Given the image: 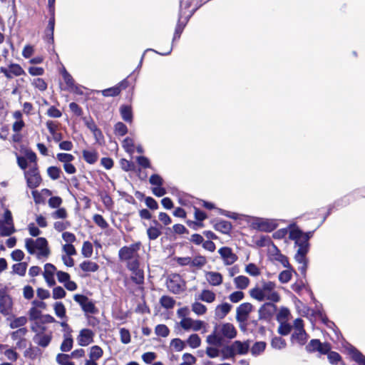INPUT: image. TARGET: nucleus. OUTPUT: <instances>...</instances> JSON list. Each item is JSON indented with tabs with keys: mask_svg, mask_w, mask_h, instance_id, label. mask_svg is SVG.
<instances>
[{
	"mask_svg": "<svg viewBox=\"0 0 365 365\" xmlns=\"http://www.w3.org/2000/svg\"><path fill=\"white\" fill-rule=\"evenodd\" d=\"M73 340L69 333L64 334V339L61 344L60 349L63 352H68L73 348Z\"/></svg>",
	"mask_w": 365,
	"mask_h": 365,
	"instance_id": "36",
	"label": "nucleus"
},
{
	"mask_svg": "<svg viewBox=\"0 0 365 365\" xmlns=\"http://www.w3.org/2000/svg\"><path fill=\"white\" fill-rule=\"evenodd\" d=\"M120 168L125 172L133 171L135 168V163L125 158H121L119 161Z\"/></svg>",
	"mask_w": 365,
	"mask_h": 365,
	"instance_id": "53",
	"label": "nucleus"
},
{
	"mask_svg": "<svg viewBox=\"0 0 365 365\" xmlns=\"http://www.w3.org/2000/svg\"><path fill=\"white\" fill-rule=\"evenodd\" d=\"M305 349L308 353L318 352L321 355H327L329 362L331 365H346L341 356L336 351H331L329 342H322L319 339H313L306 345Z\"/></svg>",
	"mask_w": 365,
	"mask_h": 365,
	"instance_id": "1",
	"label": "nucleus"
},
{
	"mask_svg": "<svg viewBox=\"0 0 365 365\" xmlns=\"http://www.w3.org/2000/svg\"><path fill=\"white\" fill-rule=\"evenodd\" d=\"M220 333L222 336L229 339H234L237 336V330L231 323H225L220 327Z\"/></svg>",
	"mask_w": 365,
	"mask_h": 365,
	"instance_id": "25",
	"label": "nucleus"
},
{
	"mask_svg": "<svg viewBox=\"0 0 365 365\" xmlns=\"http://www.w3.org/2000/svg\"><path fill=\"white\" fill-rule=\"evenodd\" d=\"M61 173L62 171L61 168L57 166H50L47 168V174L53 180L60 178Z\"/></svg>",
	"mask_w": 365,
	"mask_h": 365,
	"instance_id": "47",
	"label": "nucleus"
},
{
	"mask_svg": "<svg viewBox=\"0 0 365 365\" xmlns=\"http://www.w3.org/2000/svg\"><path fill=\"white\" fill-rule=\"evenodd\" d=\"M140 262H133L126 264L127 269L131 272L130 279L135 284L139 286V289L144 290L143 284L145 281V274L143 269L140 267Z\"/></svg>",
	"mask_w": 365,
	"mask_h": 365,
	"instance_id": "7",
	"label": "nucleus"
},
{
	"mask_svg": "<svg viewBox=\"0 0 365 365\" xmlns=\"http://www.w3.org/2000/svg\"><path fill=\"white\" fill-rule=\"evenodd\" d=\"M13 272L20 276H24L27 269L26 262H19L12 266Z\"/></svg>",
	"mask_w": 365,
	"mask_h": 365,
	"instance_id": "54",
	"label": "nucleus"
},
{
	"mask_svg": "<svg viewBox=\"0 0 365 365\" xmlns=\"http://www.w3.org/2000/svg\"><path fill=\"white\" fill-rule=\"evenodd\" d=\"M53 309L57 317L61 318L66 317V307L61 302H56L53 305Z\"/></svg>",
	"mask_w": 365,
	"mask_h": 365,
	"instance_id": "59",
	"label": "nucleus"
},
{
	"mask_svg": "<svg viewBox=\"0 0 365 365\" xmlns=\"http://www.w3.org/2000/svg\"><path fill=\"white\" fill-rule=\"evenodd\" d=\"M62 76L68 88L75 91L76 93H79L78 91V86H75L74 79L66 69L63 70Z\"/></svg>",
	"mask_w": 365,
	"mask_h": 365,
	"instance_id": "38",
	"label": "nucleus"
},
{
	"mask_svg": "<svg viewBox=\"0 0 365 365\" xmlns=\"http://www.w3.org/2000/svg\"><path fill=\"white\" fill-rule=\"evenodd\" d=\"M187 343L191 348L196 349L200 346L201 339L198 334H192L188 337Z\"/></svg>",
	"mask_w": 365,
	"mask_h": 365,
	"instance_id": "51",
	"label": "nucleus"
},
{
	"mask_svg": "<svg viewBox=\"0 0 365 365\" xmlns=\"http://www.w3.org/2000/svg\"><path fill=\"white\" fill-rule=\"evenodd\" d=\"M308 336L305 330L294 331L292 334L291 339L297 341L299 345L303 346L307 343Z\"/></svg>",
	"mask_w": 365,
	"mask_h": 365,
	"instance_id": "33",
	"label": "nucleus"
},
{
	"mask_svg": "<svg viewBox=\"0 0 365 365\" xmlns=\"http://www.w3.org/2000/svg\"><path fill=\"white\" fill-rule=\"evenodd\" d=\"M4 230L1 236H10L16 232L11 212L6 209L4 214Z\"/></svg>",
	"mask_w": 365,
	"mask_h": 365,
	"instance_id": "15",
	"label": "nucleus"
},
{
	"mask_svg": "<svg viewBox=\"0 0 365 365\" xmlns=\"http://www.w3.org/2000/svg\"><path fill=\"white\" fill-rule=\"evenodd\" d=\"M46 115L50 118H58L62 116V112L54 106H51L46 111Z\"/></svg>",
	"mask_w": 365,
	"mask_h": 365,
	"instance_id": "64",
	"label": "nucleus"
},
{
	"mask_svg": "<svg viewBox=\"0 0 365 365\" xmlns=\"http://www.w3.org/2000/svg\"><path fill=\"white\" fill-rule=\"evenodd\" d=\"M93 245L89 241H85L83 243L82 249H81V254L84 257H91L93 255Z\"/></svg>",
	"mask_w": 365,
	"mask_h": 365,
	"instance_id": "48",
	"label": "nucleus"
},
{
	"mask_svg": "<svg viewBox=\"0 0 365 365\" xmlns=\"http://www.w3.org/2000/svg\"><path fill=\"white\" fill-rule=\"evenodd\" d=\"M13 117L16 120L12 125V130L15 133L20 132L25 126V123L23 120L22 113L20 110H16L13 113Z\"/></svg>",
	"mask_w": 365,
	"mask_h": 365,
	"instance_id": "32",
	"label": "nucleus"
},
{
	"mask_svg": "<svg viewBox=\"0 0 365 365\" xmlns=\"http://www.w3.org/2000/svg\"><path fill=\"white\" fill-rule=\"evenodd\" d=\"M289 228V238L297 242L301 240L303 242L309 243V240L312 237L314 232H303L295 224L290 225Z\"/></svg>",
	"mask_w": 365,
	"mask_h": 365,
	"instance_id": "8",
	"label": "nucleus"
},
{
	"mask_svg": "<svg viewBox=\"0 0 365 365\" xmlns=\"http://www.w3.org/2000/svg\"><path fill=\"white\" fill-rule=\"evenodd\" d=\"M193 209L195 220H187L185 222L190 228L197 230L204 227L203 221L207 218V215L196 206H193Z\"/></svg>",
	"mask_w": 365,
	"mask_h": 365,
	"instance_id": "10",
	"label": "nucleus"
},
{
	"mask_svg": "<svg viewBox=\"0 0 365 365\" xmlns=\"http://www.w3.org/2000/svg\"><path fill=\"white\" fill-rule=\"evenodd\" d=\"M93 220L101 229H106L108 227V222L100 214H95L93 216Z\"/></svg>",
	"mask_w": 365,
	"mask_h": 365,
	"instance_id": "60",
	"label": "nucleus"
},
{
	"mask_svg": "<svg viewBox=\"0 0 365 365\" xmlns=\"http://www.w3.org/2000/svg\"><path fill=\"white\" fill-rule=\"evenodd\" d=\"M128 132L125 124L122 122H118L114 125V133L116 135L124 136Z\"/></svg>",
	"mask_w": 365,
	"mask_h": 365,
	"instance_id": "49",
	"label": "nucleus"
},
{
	"mask_svg": "<svg viewBox=\"0 0 365 365\" xmlns=\"http://www.w3.org/2000/svg\"><path fill=\"white\" fill-rule=\"evenodd\" d=\"M218 253L220 255L225 265H231L238 259L237 256L232 252V248L229 247L220 248Z\"/></svg>",
	"mask_w": 365,
	"mask_h": 365,
	"instance_id": "21",
	"label": "nucleus"
},
{
	"mask_svg": "<svg viewBox=\"0 0 365 365\" xmlns=\"http://www.w3.org/2000/svg\"><path fill=\"white\" fill-rule=\"evenodd\" d=\"M141 247L140 242H137L129 246H123L118 250V259L120 262H125L126 264L133 263V262H140V255L138 251Z\"/></svg>",
	"mask_w": 365,
	"mask_h": 365,
	"instance_id": "3",
	"label": "nucleus"
},
{
	"mask_svg": "<svg viewBox=\"0 0 365 365\" xmlns=\"http://www.w3.org/2000/svg\"><path fill=\"white\" fill-rule=\"evenodd\" d=\"M215 294L208 289H203L200 296V299L207 303H212L215 300Z\"/></svg>",
	"mask_w": 365,
	"mask_h": 365,
	"instance_id": "44",
	"label": "nucleus"
},
{
	"mask_svg": "<svg viewBox=\"0 0 365 365\" xmlns=\"http://www.w3.org/2000/svg\"><path fill=\"white\" fill-rule=\"evenodd\" d=\"M254 307L250 302H244L237 307L235 318L240 329L243 331L247 329V321Z\"/></svg>",
	"mask_w": 365,
	"mask_h": 365,
	"instance_id": "5",
	"label": "nucleus"
},
{
	"mask_svg": "<svg viewBox=\"0 0 365 365\" xmlns=\"http://www.w3.org/2000/svg\"><path fill=\"white\" fill-rule=\"evenodd\" d=\"M56 159L63 163V165H65L68 163H71L74 160L75 157L70 153H59L56 155Z\"/></svg>",
	"mask_w": 365,
	"mask_h": 365,
	"instance_id": "57",
	"label": "nucleus"
},
{
	"mask_svg": "<svg viewBox=\"0 0 365 365\" xmlns=\"http://www.w3.org/2000/svg\"><path fill=\"white\" fill-rule=\"evenodd\" d=\"M86 127L93 133L96 137L102 135V132L100 128H98L95 121L90 118L85 122Z\"/></svg>",
	"mask_w": 365,
	"mask_h": 365,
	"instance_id": "46",
	"label": "nucleus"
},
{
	"mask_svg": "<svg viewBox=\"0 0 365 365\" xmlns=\"http://www.w3.org/2000/svg\"><path fill=\"white\" fill-rule=\"evenodd\" d=\"M231 309L232 305L227 302L217 305L215 312V317L219 319H224L230 312Z\"/></svg>",
	"mask_w": 365,
	"mask_h": 365,
	"instance_id": "30",
	"label": "nucleus"
},
{
	"mask_svg": "<svg viewBox=\"0 0 365 365\" xmlns=\"http://www.w3.org/2000/svg\"><path fill=\"white\" fill-rule=\"evenodd\" d=\"M103 355V350L98 345H94L91 347L89 358L93 360H98Z\"/></svg>",
	"mask_w": 365,
	"mask_h": 365,
	"instance_id": "42",
	"label": "nucleus"
},
{
	"mask_svg": "<svg viewBox=\"0 0 365 365\" xmlns=\"http://www.w3.org/2000/svg\"><path fill=\"white\" fill-rule=\"evenodd\" d=\"M28 332V329L26 327H21L18 329L16 331H14L11 333V337L13 340H19L21 339H26L25 336Z\"/></svg>",
	"mask_w": 365,
	"mask_h": 365,
	"instance_id": "58",
	"label": "nucleus"
},
{
	"mask_svg": "<svg viewBox=\"0 0 365 365\" xmlns=\"http://www.w3.org/2000/svg\"><path fill=\"white\" fill-rule=\"evenodd\" d=\"M160 304L167 309H173L175 304V300L170 296L163 295L160 299Z\"/></svg>",
	"mask_w": 365,
	"mask_h": 365,
	"instance_id": "41",
	"label": "nucleus"
},
{
	"mask_svg": "<svg viewBox=\"0 0 365 365\" xmlns=\"http://www.w3.org/2000/svg\"><path fill=\"white\" fill-rule=\"evenodd\" d=\"M220 353L222 356V359L234 358L236 355V352L234 351L232 344L226 346L220 350Z\"/></svg>",
	"mask_w": 365,
	"mask_h": 365,
	"instance_id": "56",
	"label": "nucleus"
},
{
	"mask_svg": "<svg viewBox=\"0 0 365 365\" xmlns=\"http://www.w3.org/2000/svg\"><path fill=\"white\" fill-rule=\"evenodd\" d=\"M27 318L24 316L16 317L12 321H11L9 327L11 329H19L23 327L27 323Z\"/></svg>",
	"mask_w": 365,
	"mask_h": 365,
	"instance_id": "45",
	"label": "nucleus"
},
{
	"mask_svg": "<svg viewBox=\"0 0 365 365\" xmlns=\"http://www.w3.org/2000/svg\"><path fill=\"white\" fill-rule=\"evenodd\" d=\"M207 261L206 257L201 255H196L193 259L191 258L190 265L192 267L200 269L202 267H204L207 264Z\"/></svg>",
	"mask_w": 365,
	"mask_h": 365,
	"instance_id": "40",
	"label": "nucleus"
},
{
	"mask_svg": "<svg viewBox=\"0 0 365 365\" xmlns=\"http://www.w3.org/2000/svg\"><path fill=\"white\" fill-rule=\"evenodd\" d=\"M73 299L81 306L82 310L85 313L93 314L98 312V309L95 304L90 300L87 296L81 294H76L73 296Z\"/></svg>",
	"mask_w": 365,
	"mask_h": 365,
	"instance_id": "9",
	"label": "nucleus"
},
{
	"mask_svg": "<svg viewBox=\"0 0 365 365\" xmlns=\"http://www.w3.org/2000/svg\"><path fill=\"white\" fill-rule=\"evenodd\" d=\"M163 225L158 220H152L150 226L147 229L146 233L150 240H155L163 234Z\"/></svg>",
	"mask_w": 365,
	"mask_h": 365,
	"instance_id": "19",
	"label": "nucleus"
},
{
	"mask_svg": "<svg viewBox=\"0 0 365 365\" xmlns=\"http://www.w3.org/2000/svg\"><path fill=\"white\" fill-rule=\"evenodd\" d=\"M13 302L11 297L7 294L6 288L0 289V313L7 316L12 311Z\"/></svg>",
	"mask_w": 365,
	"mask_h": 365,
	"instance_id": "11",
	"label": "nucleus"
},
{
	"mask_svg": "<svg viewBox=\"0 0 365 365\" xmlns=\"http://www.w3.org/2000/svg\"><path fill=\"white\" fill-rule=\"evenodd\" d=\"M212 223L213 224L214 229L225 235H230L232 225V223L229 221L224 220H212Z\"/></svg>",
	"mask_w": 365,
	"mask_h": 365,
	"instance_id": "22",
	"label": "nucleus"
},
{
	"mask_svg": "<svg viewBox=\"0 0 365 365\" xmlns=\"http://www.w3.org/2000/svg\"><path fill=\"white\" fill-rule=\"evenodd\" d=\"M347 354L352 361L358 365H365V355H364L358 349L351 344H349L346 347Z\"/></svg>",
	"mask_w": 365,
	"mask_h": 365,
	"instance_id": "20",
	"label": "nucleus"
},
{
	"mask_svg": "<svg viewBox=\"0 0 365 365\" xmlns=\"http://www.w3.org/2000/svg\"><path fill=\"white\" fill-rule=\"evenodd\" d=\"M0 72L9 79L12 78L14 76L25 75V71L22 67L19 64L14 63H10L8 68L5 67H1Z\"/></svg>",
	"mask_w": 365,
	"mask_h": 365,
	"instance_id": "17",
	"label": "nucleus"
},
{
	"mask_svg": "<svg viewBox=\"0 0 365 365\" xmlns=\"http://www.w3.org/2000/svg\"><path fill=\"white\" fill-rule=\"evenodd\" d=\"M252 225L255 229L259 231L271 232L277 227L278 224L274 220L259 218Z\"/></svg>",
	"mask_w": 365,
	"mask_h": 365,
	"instance_id": "13",
	"label": "nucleus"
},
{
	"mask_svg": "<svg viewBox=\"0 0 365 365\" xmlns=\"http://www.w3.org/2000/svg\"><path fill=\"white\" fill-rule=\"evenodd\" d=\"M182 281L180 274H175L168 282L169 290L174 294H179L183 291L180 282Z\"/></svg>",
	"mask_w": 365,
	"mask_h": 365,
	"instance_id": "23",
	"label": "nucleus"
},
{
	"mask_svg": "<svg viewBox=\"0 0 365 365\" xmlns=\"http://www.w3.org/2000/svg\"><path fill=\"white\" fill-rule=\"evenodd\" d=\"M52 339V334L51 333L48 334H36L34 336V341L35 343H36L38 346L41 347H46L49 345Z\"/></svg>",
	"mask_w": 365,
	"mask_h": 365,
	"instance_id": "31",
	"label": "nucleus"
},
{
	"mask_svg": "<svg viewBox=\"0 0 365 365\" xmlns=\"http://www.w3.org/2000/svg\"><path fill=\"white\" fill-rule=\"evenodd\" d=\"M24 178L28 187L32 190L38 187L43 181L38 165H33L28 170H25Z\"/></svg>",
	"mask_w": 365,
	"mask_h": 365,
	"instance_id": "6",
	"label": "nucleus"
},
{
	"mask_svg": "<svg viewBox=\"0 0 365 365\" xmlns=\"http://www.w3.org/2000/svg\"><path fill=\"white\" fill-rule=\"evenodd\" d=\"M32 85L35 88H37L40 91H44L47 89V83L44 79L41 78H37L34 79Z\"/></svg>",
	"mask_w": 365,
	"mask_h": 365,
	"instance_id": "62",
	"label": "nucleus"
},
{
	"mask_svg": "<svg viewBox=\"0 0 365 365\" xmlns=\"http://www.w3.org/2000/svg\"><path fill=\"white\" fill-rule=\"evenodd\" d=\"M25 247L30 255H34L37 250L36 256L38 259L47 258L51 254L48 242L45 237H38L36 240L27 238L25 241Z\"/></svg>",
	"mask_w": 365,
	"mask_h": 365,
	"instance_id": "2",
	"label": "nucleus"
},
{
	"mask_svg": "<svg viewBox=\"0 0 365 365\" xmlns=\"http://www.w3.org/2000/svg\"><path fill=\"white\" fill-rule=\"evenodd\" d=\"M82 158L86 163L93 165L98 161L99 154L94 148L84 149L82 150Z\"/></svg>",
	"mask_w": 365,
	"mask_h": 365,
	"instance_id": "24",
	"label": "nucleus"
},
{
	"mask_svg": "<svg viewBox=\"0 0 365 365\" xmlns=\"http://www.w3.org/2000/svg\"><path fill=\"white\" fill-rule=\"evenodd\" d=\"M271 346L274 349H282L286 347V341L280 336H274L271 341Z\"/></svg>",
	"mask_w": 365,
	"mask_h": 365,
	"instance_id": "52",
	"label": "nucleus"
},
{
	"mask_svg": "<svg viewBox=\"0 0 365 365\" xmlns=\"http://www.w3.org/2000/svg\"><path fill=\"white\" fill-rule=\"evenodd\" d=\"M155 333L157 336L167 337L170 334V329L165 324H158L155 328Z\"/></svg>",
	"mask_w": 365,
	"mask_h": 365,
	"instance_id": "55",
	"label": "nucleus"
},
{
	"mask_svg": "<svg viewBox=\"0 0 365 365\" xmlns=\"http://www.w3.org/2000/svg\"><path fill=\"white\" fill-rule=\"evenodd\" d=\"M277 310V306L272 302L262 304L259 310V319L270 320Z\"/></svg>",
	"mask_w": 365,
	"mask_h": 365,
	"instance_id": "16",
	"label": "nucleus"
},
{
	"mask_svg": "<svg viewBox=\"0 0 365 365\" xmlns=\"http://www.w3.org/2000/svg\"><path fill=\"white\" fill-rule=\"evenodd\" d=\"M194 12H195V9L190 11V13L187 15L183 16L182 9L180 10L178 23L175 26V32H174V35H173V41L180 39L185 27L186 26L190 18L192 16V15L194 14Z\"/></svg>",
	"mask_w": 365,
	"mask_h": 365,
	"instance_id": "12",
	"label": "nucleus"
},
{
	"mask_svg": "<svg viewBox=\"0 0 365 365\" xmlns=\"http://www.w3.org/2000/svg\"><path fill=\"white\" fill-rule=\"evenodd\" d=\"M122 146L128 153H132L134 151L133 140L129 137L125 138L122 142Z\"/></svg>",
	"mask_w": 365,
	"mask_h": 365,
	"instance_id": "61",
	"label": "nucleus"
},
{
	"mask_svg": "<svg viewBox=\"0 0 365 365\" xmlns=\"http://www.w3.org/2000/svg\"><path fill=\"white\" fill-rule=\"evenodd\" d=\"M95 334L90 329H83L80 331L77 336V341L78 345L81 346H86L93 341Z\"/></svg>",
	"mask_w": 365,
	"mask_h": 365,
	"instance_id": "18",
	"label": "nucleus"
},
{
	"mask_svg": "<svg viewBox=\"0 0 365 365\" xmlns=\"http://www.w3.org/2000/svg\"><path fill=\"white\" fill-rule=\"evenodd\" d=\"M51 216L53 219H66L68 217V212L66 208L58 207L52 212Z\"/></svg>",
	"mask_w": 365,
	"mask_h": 365,
	"instance_id": "63",
	"label": "nucleus"
},
{
	"mask_svg": "<svg viewBox=\"0 0 365 365\" xmlns=\"http://www.w3.org/2000/svg\"><path fill=\"white\" fill-rule=\"evenodd\" d=\"M250 295L252 298L259 302L263 301L266 297V295L264 293L262 289H260L257 287H254L250 290Z\"/></svg>",
	"mask_w": 365,
	"mask_h": 365,
	"instance_id": "43",
	"label": "nucleus"
},
{
	"mask_svg": "<svg viewBox=\"0 0 365 365\" xmlns=\"http://www.w3.org/2000/svg\"><path fill=\"white\" fill-rule=\"evenodd\" d=\"M267 344L264 341H257L251 348L252 355H259L265 350Z\"/></svg>",
	"mask_w": 365,
	"mask_h": 365,
	"instance_id": "50",
	"label": "nucleus"
},
{
	"mask_svg": "<svg viewBox=\"0 0 365 365\" xmlns=\"http://www.w3.org/2000/svg\"><path fill=\"white\" fill-rule=\"evenodd\" d=\"M80 268L83 272H95L98 270L99 265L96 262L90 260H86L80 264Z\"/></svg>",
	"mask_w": 365,
	"mask_h": 365,
	"instance_id": "39",
	"label": "nucleus"
},
{
	"mask_svg": "<svg viewBox=\"0 0 365 365\" xmlns=\"http://www.w3.org/2000/svg\"><path fill=\"white\" fill-rule=\"evenodd\" d=\"M128 86L129 81L126 78L115 86L101 91V93L104 97H116L120 94L122 91L126 89Z\"/></svg>",
	"mask_w": 365,
	"mask_h": 365,
	"instance_id": "14",
	"label": "nucleus"
},
{
	"mask_svg": "<svg viewBox=\"0 0 365 365\" xmlns=\"http://www.w3.org/2000/svg\"><path fill=\"white\" fill-rule=\"evenodd\" d=\"M250 282V279L244 275H240L234 279L235 285L239 289H245L248 287Z\"/></svg>",
	"mask_w": 365,
	"mask_h": 365,
	"instance_id": "37",
	"label": "nucleus"
},
{
	"mask_svg": "<svg viewBox=\"0 0 365 365\" xmlns=\"http://www.w3.org/2000/svg\"><path fill=\"white\" fill-rule=\"evenodd\" d=\"M295 245H297L299 248L294 256V259L297 262L300 264L298 267V270L300 272L302 277L305 279L309 262L307 254L309 252V243H305L299 240L298 242H295Z\"/></svg>",
	"mask_w": 365,
	"mask_h": 365,
	"instance_id": "4",
	"label": "nucleus"
},
{
	"mask_svg": "<svg viewBox=\"0 0 365 365\" xmlns=\"http://www.w3.org/2000/svg\"><path fill=\"white\" fill-rule=\"evenodd\" d=\"M206 279L212 286H219L223 282L222 274L217 272H207L205 274Z\"/></svg>",
	"mask_w": 365,
	"mask_h": 365,
	"instance_id": "28",
	"label": "nucleus"
},
{
	"mask_svg": "<svg viewBox=\"0 0 365 365\" xmlns=\"http://www.w3.org/2000/svg\"><path fill=\"white\" fill-rule=\"evenodd\" d=\"M54 27H55V16H50L48 26L44 31V38L50 44L54 43Z\"/></svg>",
	"mask_w": 365,
	"mask_h": 365,
	"instance_id": "27",
	"label": "nucleus"
},
{
	"mask_svg": "<svg viewBox=\"0 0 365 365\" xmlns=\"http://www.w3.org/2000/svg\"><path fill=\"white\" fill-rule=\"evenodd\" d=\"M119 112L122 119L129 123L131 124L133 121V108L130 105H121L119 108Z\"/></svg>",
	"mask_w": 365,
	"mask_h": 365,
	"instance_id": "26",
	"label": "nucleus"
},
{
	"mask_svg": "<svg viewBox=\"0 0 365 365\" xmlns=\"http://www.w3.org/2000/svg\"><path fill=\"white\" fill-rule=\"evenodd\" d=\"M232 347H233L236 354L245 355L247 354L249 351L250 344L248 341L242 342L237 340L232 344Z\"/></svg>",
	"mask_w": 365,
	"mask_h": 365,
	"instance_id": "29",
	"label": "nucleus"
},
{
	"mask_svg": "<svg viewBox=\"0 0 365 365\" xmlns=\"http://www.w3.org/2000/svg\"><path fill=\"white\" fill-rule=\"evenodd\" d=\"M41 351L39 348L34 347L31 344L30 346L24 351V356L31 360H34L37 357L41 356Z\"/></svg>",
	"mask_w": 365,
	"mask_h": 365,
	"instance_id": "35",
	"label": "nucleus"
},
{
	"mask_svg": "<svg viewBox=\"0 0 365 365\" xmlns=\"http://www.w3.org/2000/svg\"><path fill=\"white\" fill-rule=\"evenodd\" d=\"M207 342L212 346H220L222 344V336L217 334V327L212 334L207 336Z\"/></svg>",
	"mask_w": 365,
	"mask_h": 365,
	"instance_id": "34",
	"label": "nucleus"
}]
</instances>
